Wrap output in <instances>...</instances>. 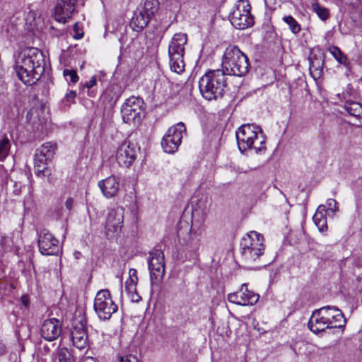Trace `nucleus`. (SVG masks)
<instances>
[{"label": "nucleus", "mask_w": 362, "mask_h": 362, "mask_svg": "<svg viewBox=\"0 0 362 362\" xmlns=\"http://www.w3.org/2000/svg\"><path fill=\"white\" fill-rule=\"evenodd\" d=\"M42 52L35 47H27L20 52L15 61L18 78L25 85L35 83L45 71Z\"/></svg>", "instance_id": "nucleus-1"}, {"label": "nucleus", "mask_w": 362, "mask_h": 362, "mask_svg": "<svg viewBox=\"0 0 362 362\" xmlns=\"http://www.w3.org/2000/svg\"><path fill=\"white\" fill-rule=\"evenodd\" d=\"M223 70H209L199 81V88L204 98L207 100L222 98L227 88V81Z\"/></svg>", "instance_id": "nucleus-2"}, {"label": "nucleus", "mask_w": 362, "mask_h": 362, "mask_svg": "<svg viewBox=\"0 0 362 362\" xmlns=\"http://www.w3.org/2000/svg\"><path fill=\"white\" fill-rule=\"evenodd\" d=\"M222 67L226 75L241 77L248 72L250 64L247 57L237 46L230 45L224 52Z\"/></svg>", "instance_id": "nucleus-3"}, {"label": "nucleus", "mask_w": 362, "mask_h": 362, "mask_svg": "<svg viewBox=\"0 0 362 362\" xmlns=\"http://www.w3.org/2000/svg\"><path fill=\"white\" fill-rule=\"evenodd\" d=\"M238 148L241 152L254 149L256 153L265 149V139L262 129L255 125L246 124L239 127L236 132Z\"/></svg>", "instance_id": "nucleus-4"}, {"label": "nucleus", "mask_w": 362, "mask_h": 362, "mask_svg": "<svg viewBox=\"0 0 362 362\" xmlns=\"http://www.w3.org/2000/svg\"><path fill=\"white\" fill-rule=\"evenodd\" d=\"M262 234L251 231L240 241V247L243 258L248 262H255L263 255L265 247Z\"/></svg>", "instance_id": "nucleus-5"}, {"label": "nucleus", "mask_w": 362, "mask_h": 362, "mask_svg": "<svg viewBox=\"0 0 362 362\" xmlns=\"http://www.w3.org/2000/svg\"><path fill=\"white\" fill-rule=\"evenodd\" d=\"M187 42V36L185 33H176L169 45L168 54L170 57V69L177 74L182 73L185 69L183 55L185 45Z\"/></svg>", "instance_id": "nucleus-6"}, {"label": "nucleus", "mask_w": 362, "mask_h": 362, "mask_svg": "<svg viewBox=\"0 0 362 362\" xmlns=\"http://www.w3.org/2000/svg\"><path fill=\"white\" fill-rule=\"evenodd\" d=\"M188 227L186 229V235L182 237V228L177 230V234L180 243L182 245L177 250V258L181 262L187 259H194L199 247V240L189 234Z\"/></svg>", "instance_id": "nucleus-7"}, {"label": "nucleus", "mask_w": 362, "mask_h": 362, "mask_svg": "<svg viewBox=\"0 0 362 362\" xmlns=\"http://www.w3.org/2000/svg\"><path fill=\"white\" fill-rule=\"evenodd\" d=\"M93 308L98 317L103 320L110 319L112 315L118 309L107 289H102L97 293L94 299Z\"/></svg>", "instance_id": "nucleus-8"}, {"label": "nucleus", "mask_w": 362, "mask_h": 362, "mask_svg": "<svg viewBox=\"0 0 362 362\" xmlns=\"http://www.w3.org/2000/svg\"><path fill=\"white\" fill-rule=\"evenodd\" d=\"M185 132V125L181 122L170 127L161 141L163 151L168 153H173L177 151L181 144L183 134Z\"/></svg>", "instance_id": "nucleus-9"}, {"label": "nucleus", "mask_w": 362, "mask_h": 362, "mask_svg": "<svg viewBox=\"0 0 362 362\" xmlns=\"http://www.w3.org/2000/svg\"><path fill=\"white\" fill-rule=\"evenodd\" d=\"M230 21L237 29L244 30L253 25L255 21L250 13V5L247 1L242 0L236 8L230 13Z\"/></svg>", "instance_id": "nucleus-10"}, {"label": "nucleus", "mask_w": 362, "mask_h": 362, "mask_svg": "<svg viewBox=\"0 0 362 362\" xmlns=\"http://www.w3.org/2000/svg\"><path fill=\"white\" fill-rule=\"evenodd\" d=\"M148 267L152 284H160L165 275V257L161 250L155 249L149 252Z\"/></svg>", "instance_id": "nucleus-11"}, {"label": "nucleus", "mask_w": 362, "mask_h": 362, "mask_svg": "<svg viewBox=\"0 0 362 362\" xmlns=\"http://www.w3.org/2000/svg\"><path fill=\"white\" fill-rule=\"evenodd\" d=\"M144 105V100L140 98L132 96L127 99L121 108L124 122H140Z\"/></svg>", "instance_id": "nucleus-12"}, {"label": "nucleus", "mask_w": 362, "mask_h": 362, "mask_svg": "<svg viewBox=\"0 0 362 362\" xmlns=\"http://www.w3.org/2000/svg\"><path fill=\"white\" fill-rule=\"evenodd\" d=\"M140 148L137 144L125 140L118 148L116 153V160L118 164L124 168L131 167L135 162Z\"/></svg>", "instance_id": "nucleus-13"}, {"label": "nucleus", "mask_w": 362, "mask_h": 362, "mask_svg": "<svg viewBox=\"0 0 362 362\" xmlns=\"http://www.w3.org/2000/svg\"><path fill=\"white\" fill-rule=\"evenodd\" d=\"M328 315L324 309H317L313 312L312 316L309 320L308 326L314 333L324 332L327 328H342L344 325H332L331 321H328Z\"/></svg>", "instance_id": "nucleus-14"}, {"label": "nucleus", "mask_w": 362, "mask_h": 362, "mask_svg": "<svg viewBox=\"0 0 362 362\" xmlns=\"http://www.w3.org/2000/svg\"><path fill=\"white\" fill-rule=\"evenodd\" d=\"M123 221L122 207H118L108 213L105 226V234L107 238H113L120 233Z\"/></svg>", "instance_id": "nucleus-15"}, {"label": "nucleus", "mask_w": 362, "mask_h": 362, "mask_svg": "<svg viewBox=\"0 0 362 362\" xmlns=\"http://www.w3.org/2000/svg\"><path fill=\"white\" fill-rule=\"evenodd\" d=\"M259 298L257 293L248 290L247 284H242L238 291L228 295V300L230 303L243 306L255 305Z\"/></svg>", "instance_id": "nucleus-16"}, {"label": "nucleus", "mask_w": 362, "mask_h": 362, "mask_svg": "<svg viewBox=\"0 0 362 362\" xmlns=\"http://www.w3.org/2000/svg\"><path fill=\"white\" fill-rule=\"evenodd\" d=\"M58 240L48 230H43L38 238V247L43 255H56L59 251Z\"/></svg>", "instance_id": "nucleus-17"}, {"label": "nucleus", "mask_w": 362, "mask_h": 362, "mask_svg": "<svg viewBox=\"0 0 362 362\" xmlns=\"http://www.w3.org/2000/svg\"><path fill=\"white\" fill-rule=\"evenodd\" d=\"M77 0H57L54 18L59 23H66L75 12Z\"/></svg>", "instance_id": "nucleus-18"}, {"label": "nucleus", "mask_w": 362, "mask_h": 362, "mask_svg": "<svg viewBox=\"0 0 362 362\" xmlns=\"http://www.w3.org/2000/svg\"><path fill=\"white\" fill-rule=\"evenodd\" d=\"M62 323L57 318L45 320L40 329L41 336L48 341L56 340L62 334Z\"/></svg>", "instance_id": "nucleus-19"}, {"label": "nucleus", "mask_w": 362, "mask_h": 362, "mask_svg": "<svg viewBox=\"0 0 362 362\" xmlns=\"http://www.w3.org/2000/svg\"><path fill=\"white\" fill-rule=\"evenodd\" d=\"M318 205L317 209L313 217L315 224L320 230H323V228L327 226V216L333 217L334 213L338 211L337 205Z\"/></svg>", "instance_id": "nucleus-20"}, {"label": "nucleus", "mask_w": 362, "mask_h": 362, "mask_svg": "<svg viewBox=\"0 0 362 362\" xmlns=\"http://www.w3.org/2000/svg\"><path fill=\"white\" fill-rule=\"evenodd\" d=\"M98 186L104 196L107 198L113 197L117 194L119 189V178L115 175L109 176L100 180L98 182Z\"/></svg>", "instance_id": "nucleus-21"}, {"label": "nucleus", "mask_w": 362, "mask_h": 362, "mask_svg": "<svg viewBox=\"0 0 362 362\" xmlns=\"http://www.w3.org/2000/svg\"><path fill=\"white\" fill-rule=\"evenodd\" d=\"M73 345L78 349H84L88 344V334L84 325L80 322L74 327L71 333Z\"/></svg>", "instance_id": "nucleus-22"}, {"label": "nucleus", "mask_w": 362, "mask_h": 362, "mask_svg": "<svg viewBox=\"0 0 362 362\" xmlns=\"http://www.w3.org/2000/svg\"><path fill=\"white\" fill-rule=\"evenodd\" d=\"M150 20L151 18L138 10L134 12L129 25L134 31L139 33L143 30Z\"/></svg>", "instance_id": "nucleus-23"}, {"label": "nucleus", "mask_w": 362, "mask_h": 362, "mask_svg": "<svg viewBox=\"0 0 362 362\" xmlns=\"http://www.w3.org/2000/svg\"><path fill=\"white\" fill-rule=\"evenodd\" d=\"M320 308L327 311L328 321H331L332 325L337 324L344 325V327L345 326L346 320L344 317L342 312L337 307L327 305Z\"/></svg>", "instance_id": "nucleus-24"}, {"label": "nucleus", "mask_w": 362, "mask_h": 362, "mask_svg": "<svg viewBox=\"0 0 362 362\" xmlns=\"http://www.w3.org/2000/svg\"><path fill=\"white\" fill-rule=\"evenodd\" d=\"M158 6L159 3L157 0H145L144 4L138 10L151 19L158 11Z\"/></svg>", "instance_id": "nucleus-25"}, {"label": "nucleus", "mask_w": 362, "mask_h": 362, "mask_svg": "<svg viewBox=\"0 0 362 362\" xmlns=\"http://www.w3.org/2000/svg\"><path fill=\"white\" fill-rule=\"evenodd\" d=\"M49 161L51 160L37 151L34 158V169L35 174L37 175L43 174L46 169V165Z\"/></svg>", "instance_id": "nucleus-26"}, {"label": "nucleus", "mask_w": 362, "mask_h": 362, "mask_svg": "<svg viewBox=\"0 0 362 362\" xmlns=\"http://www.w3.org/2000/svg\"><path fill=\"white\" fill-rule=\"evenodd\" d=\"M136 285L137 282L134 281V280L127 279L125 281V291L133 302H139L141 299L137 293Z\"/></svg>", "instance_id": "nucleus-27"}, {"label": "nucleus", "mask_w": 362, "mask_h": 362, "mask_svg": "<svg viewBox=\"0 0 362 362\" xmlns=\"http://www.w3.org/2000/svg\"><path fill=\"white\" fill-rule=\"evenodd\" d=\"M57 149V143L50 141L42 144L37 151L51 160L55 155Z\"/></svg>", "instance_id": "nucleus-28"}, {"label": "nucleus", "mask_w": 362, "mask_h": 362, "mask_svg": "<svg viewBox=\"0 0 362 362\" xmlns=\"http://www.w3.org/2000/svg\"><path fill=\"white\" fill-rule=\"evenodd\" d=\"M344 107L346 112L353 117H360L362 114V105L355 101H346Z\"/></svg>", "instance_id": "nucleus-29"}, {"label": "nucleus", "mask_w": 362, "mask_h": 362, "mask_svg": "<svg viewBox=\"0 0 362 362\" xmlns=\"http://www.w3.org/2000/svg\"><path fill=\"white\" fill-rule=\"evenodd\" d=\"M328 51L340 64H342L345 66H347L349 64L347 57L338 47L331 46L329 47Z\"/></svg>", "instance_id": "nucleus-30"}, {"label": "nucleus", "mask_w": 362, "mask_h": 362, "mask_svg": "<svg viewBox=\"0 0 362 362\" xmlns=\"http://www.w3.org/2000/svg\"><path fill=\"white\" fill-rule=\"evenodd\" d=\"M312 8L317 16L323 21H327L330 16L329 9L321 6L317 2L312 4Z\"/></svg>", "instance_id": "nucleus-31"}, {"label": "nucleus", "mask_w": 362, "mask_h": 362, "mask_svg": "<svg viewBox=\"0 0 362 362\" xmlns=\"http://www.w3.org/2000/svg\"><path fill=\"white\" fill-rule=\"evenodd\" d=\"M283 21L288 25L290 30L293 34H298L301 30L300 25L297 21L291 15L285 16L283 17Z\"/></svg>", "instance_id": "nucleus-32"}, {"label": "nucleus", "mask_w": 362, "mask_h": 362, "mask_svg": "<svg viewBox=\"0 0 362 362\" xmlns=\"http://www.w3.org/2000/svg\"><path fill=\"white\" fill-rule=\"evenodd\" d=\"M11 143L7 136H4L0 139V160H4L8 155Z\"/></svg>", "instance_id": "nucleus-33"}, {"label": "nucleus", "mask_w": 362, "mask_h": 362, "mask_svg": "<svg viewBox=\"0 0 362 362\" xmlns=\"http://www.w3.org/2000/svg\"><path fill=\"white\" fill-rule=\"evenodd\" d=\"M59 362H73V356L66 348H61L57 351Z\"/></svg>", "instance_id": "nucleus-34"}, {"label": "nucleus", "mask_w": 362, "mask_h": 362, "mask_svg": "<svg viewBox=\"0 0 362 362\" xmlns=\"http://www.w3.org/2000/svg\"><path fill=\"white\" fill-rule=\"evenodd\" d=\"M0 245L4 251H8L11 250L13 245L12 238L6 235H1Z\"/></svg>", "instance_id": "nucleus-35"}, {"label": "nucleus", "mask_w": 362, "mask_h": 362, "mask_svg": "<svg viewBox=\"0 0 362 362\" xmlns=\"http://www.w3.org/2000/svg\"><path fill=\"white\" fill-rule=\"evenodd\" d=\"M64 76L67 81L72 82L73 83H76L79 79L76 71L73 69H64Z\"/></svg>", "instance_id": "nucleus-36"}, {"label": "nucleus", "mask_w": 362, "mask_h": 362, "mask_svg": "<svg viewBox=\"0 0 362 362\" xmlns=\"http://www.w3.org/2000/svg\"><path fill=\"white\" fill-rule=\"evenodd\" d=\"M76 97V92L74 90H70L67 93L64 98V101L66 103L67 105H70L74 100Z\"/></svg>", "instance_id": "nucleus-37"}, {"label": "nucleus", "mask_w": 362, "mask_h": 362, "mask_svg": "<svg viewBox=\"0 0 362 362\" xmlns=\"http://www.w3.org/2000/svg\"><path fill=\"white\" fill-rule=\"evenodd\" d=\"M322 65V62L320 59H315L314 60L313 58L310 57V69H312L315 70H318Z\"/></svg>", "instance_id": "nucleus-38"}, {"label": "nucleus", "mask_w": 362, "mask_h": 362, "mask_svg": "<svg viewBox=\"0 0 362 362\" xmlns=\"http://www.w3.org/2000/svg\"><path fill=\"white\" fill-rule=\"evenodd\" d=\"M11 184H12L13 187L12 193L15 196L19 195L21 192V184L20 182H13L12 180L11 181Z\"/></svg>", "instance_id": "nucleus-39"}, {"label": "nucleus", "mask_w": 362, "mask_h": 362, "mask_svg": "<svg viewBox=\"0 0 362 362\" xmlns=\"http://www.w3.org/2000/svg\"><path fill=\"white\" fill-rule=\"evenodd\" d=\"M119 362H139V361L136 356L129 354L125 356H121Z\"/></svg>", "instance_id": "nucleus-40"}, {"label": "nucleus", "mask_w": 362, "mask_h": 362, "mask_svg": "<svg viewBox=\"0 0 362 362\" xmlns=\"http://www.w3.org/2000/svg\"><path fill=\"white\" fill-rule=\"evenodd\" d=\"M8 351V346L4 339L0 337V357L7 354Z\"/></svg>", "instance_id": "nucleus-41"}, {"label": "nucleus", "mask_w": 362, "mask_h": 362, "mask_svg": "<svg viewBox=\"0 0 362 362\" xmlns=\"http://www.w3.org/2000/svg\"><path fill=\"white\" fill-rule=\"evenodd\" d=\"M96 83H97L96 76H93L91 77V78L88 81H87L85 84L83 85V88H86L88 89H90L94 86H95Z\"/></svg>", "instance_id": "nucleus-42"}, {"label": "nucleus", "mask_w": 362, "mask_h": 362, "mask_svg": "<svg viewBox=\"0 0 362 362\" xmlns=\"http://www.w3.org/2000/svg\"><path fill=\"white\" fill-rule=\"evenodd\" d=\"M127 279H131L135 281V282L138 281L137 277V271L134 268H131L129 271V277Z\"/></svg>", "instance_id": "nucleus-43"}, {"label": "nucleus", "mask_w": 362, "mask_h": 362, "mask_svg": "<svg viewBox=\"0 0 362 362\" xmlns=\"http://www.w3.org/2000/svg\"><path fill=\"white\" fill-rule=\"evenodd\" d=\"M197 206L198 205H194V204L191 205V211H192V218H194V217H195V212L197 211V209H195V207Z\"/></svg>", "instance_id": "nucleus-44"}, {"label": "nucleus", "mask_w": 362, "mask_h": 362, "mask_svg": "<svg viewBox=\"0 0 362 362\" xmlns=\"http://www.w3.org/2000/svg\"><path fill=\"white\" fill-rule=\"evenodd\" d=\"M22 302H23V304L25 306H27L28 305V300L27 299L26 297H24V296L22 297Z\"/></svg>", "instance_id": "nucleus-45"}, {"label": "nucleus", "mask_w": 362, "mask_h": 362, "mask_svg": "<svg viewBox=\"0 0 362 362\" xmlns=\"http://www.w3.org/2000/svg\"><path fill=\"white\" fill-rule=\"evenodd\" d=\"M82 36H83V34H78V33H76V35H75V38L80 39V38L82 37Z\"/></svg>", "instance_id": "nucleus-46"}, {"label": "nucleus", "mask_w": 362, "mask_h": 362, "mask_svg": "<svg viewBox=\"0 0 362 362\" xmlns=\"http://www.w3.org/2000/svg\"><path fill=\"white\" fill-rule=\"evenodd\" d=\"M73 202H74V200L71 198H69L66 200V204H72Z\"/></svg>", "instance_id": "nucleus-47"}, {"label": "nucleus", "mask_w": 362, "mask_h": 362, "mask_svg": "<svg viewBox=\"0 0 362 362\" xmlns=\"http://www.w3.org/2000/svg\"><path fill=\"white\" fill-rule=\"evenodd\" d=\"M74 30H78V23H75V25H74Z\"/></svg>", "instance_id": "nucleus-48"}, {"label": "nucleus", "mask_w": 362, "mask_h": 362, "mask_svg": "<svg viewBox=\"0 0 362 362\" xmlns=\"http://www.w3.org/2000/svg\"><path fill=\"white\" fill-rule=\"evenodd\" d=\"M66 206H67L68 209L70 210L71 205L67 204Z\"/></svg>", "instance_id": "nucleus-49"}, {"label": "nucleus", "mask_w": 362, "mask_h": 362, "mask_svg": "<svg viewBox=\"0 0 362 362\" xmlns=\"http://www.w3.org/2000/svg\"><path fill=\"white\" fill-rule=\"evenodd\" d=\"M188 208H189V205L185 208V210L187 211L188 209Z\"/></svg>", "instance_id": "nucleus-50"}]
</instances>
